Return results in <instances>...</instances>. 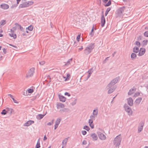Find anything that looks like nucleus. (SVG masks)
Masks as SVG:
<instances>
[{
  "mask_svg": "<svg viewBox=\"0 0 148 148\" xmlns=\"http://www.w3.org/2000/svg\"><path fill=\"white\" fill-rule=\"evenodd\" d=\"M69 138V137H68L67 138H65L62 141V145L63 146H66V143L67 142L68 139Z\"/></svg>",
  "mask_w": 148,
  "mask_h": 148,
  "instance_id": "nucleus-26",
  "label": "nucleus"
},
{
  "mask_svg": "<svg viewBox=\"0 0 148 148\" xmlns=\"http://www.w3.org/2000/svg\"><path fill=\"white\" fill-rule=\"evenodd\" d=\"M144 35L145 36L148 37V31L145 32L144 33Z\"/></svg>",
  "mask_w": 148,
  "mask_h": 148,
  "instance_id": "nucleus-47",
  "label": "nucleus"
},
{
  "mask_svg": "<svg viewBox=\"0 0 148 148\" xmlns=\"http://www.w3.org/2000/svg\"><path fill=\"white\" fill-rule=\"evenodd\" d=\"M70 76L69 74L68 73L66 75V78L65 80H67L69 79V77Z\"/></svg>",
  "mask_w": 148,
  "mask_h": 148,
  "instance_id": "nucleus-49",
  "label": "nucleus"
},
{
  "mask_svg": "<svg viewBox=\"0 0 148 148\" xmlns=\"http://www.w3.org/2000/svg\"><path fill=\"white\" fill-rule=\"evenodd\" d=\"M6 23L5 20H2L0 22V26L1 25H3Z\"/></svg>",
  "mask_w": 148,
  "mask_h": 148,
  "instance_id": "nucleus-35",
  "label": "nucleus"
},
{
  "mask_svg": "<svg viewBox=\"0 0 148 148\" xmlns=\"http://www.w3.org/2000/svg\"><path fill=\"white\" fill-rule=\"evenodd\" d=\"M138 54L139 56H141L143 55L145 52V49L143 48H140Z\"/></svg>",
  "mask_w": 148,
  "mask_h": 148,
  "instance_id": "nucleus-11",
  "label": "nucleus"
},
{
  "mask_svg": "<svg viewBox=\"0 0 148 148\" xmlns=\"http://www.w3.org/2000/svg\"><path fill=\"white\" fill-rule=\"evenodd\" d=\"M64 95H67L69 97H70L71 96V95L68 92H65L64 93Z\"/></svg>",
  "mask_w": 148,
  "mask_h": 148,
  "instance_id": "nucleus-53",
  "label": "nucleus"
},
{
  "mask_svg": "<svg viewBox=\"0 0 148 148\" xmlns=\"http://www.w3.org/2000/svg\"><path fill=\"white\" fill-rule=\"evenodd\" d=\"M82 134L84 135H85L87 133L86 132L85 130L82 131Z\"/></svg>",
  "mask_w": 148,
  "mask_h": 148,
  "instance_id": "nucleus-51",
  "label": "nucleus"
},
{
  "mask_svg": "<svg viewBox=\"0 0 148 148\" xmlns=\"http://www.w3.org/2000/svg\"><path fill=\"white\" fill-rule=\"evenodd\" d=\"M28 3H27V2H25L19 5V7L20 8H25L27 7H28Z\"/></svg>",
  "mask_w": 148,
  "mask_h": 148,
  "instance_id": "nucleus-16",
  "label": "nucleus"
},
{
  "mask_svg": "<svg viewBox=\"0 0 148 148\" xmlns=\"http://www.w3.org/2000/svg\"><path fill=\"white\" fill-rule=\"evenodd\" d=\"M139 47H134L133 49V51L134 53H137L139 52Z\"/></svg>",
  "mask_w": 148,
  "mask_h": 148,
  "instance_id": "nucleus-22",
  "label": "nucleus"
},
{
  "mask_svg": "<svg viewBox=\"0 0 148 148\" xmlns=\"http://www.w3.org/2000/svg\"><path fill=\"white\" fill-rule=\"evenodd\" d=\"M98 136L99 138L102 140H104L106 138V136L103 133L99 132L98 133Z\"/></svg>",
  "mask_w": 148,
  "mask_h": 148,
  "instance_id": "nucleus-8",
  "label": "nucleus"
},
{
  "mask_svg": "<svg viewBox=\"0 0 148 148\" xmlns=\"http://www.w3.org/2000/svg\"><path fill=\"white\" fill-rule=\"evenodd\" d=\"M9 45H10V46H12L13 47H14L16 49H18L17 47L16 46L14 45H12V44H9Z\"/></svg>",
  "mask_w": 148,
  "mask_h": 148,
  "instance_id": "nucleus-59",
  "label": "nucleus"
},
{
  "mask_svg": "<svg viewBox=\"0 0 148 148\" xmlns=\"http://www.w3.org/2000/svg\"><path fill=\"white\" fill-rule=\"evenodd\" d=\"M11 33H9L8 34L11 37H13L14 39H15L16 38V34H14V35L13 33L14 31L12 30V29H11Z\"/></svg>",
  "mask_w": 148,
  "mask_h": 148,
  "instance_id": "nucleus-21",
  "label": "nucleus"
},
{
  "mask_svg": "<svg viewBox=\"0 0 148 148\" xmlns=\"http://www.w3.org/2000/svg\"><path fill=\"white\" fill-rule=\"evenodd\" d=\"M73 99L74 100L71 103V104L72 106H74L75 105L77 101V99L76 98H75Z\"/></svg>",
  "mask_w": 148,
  "mask_h": 148,
  "instance_id": "nucleus-40",
  "label": "nucleus"
},
{
  "mask_svg": "<svg viewBox=\"0 0 148 148\" xmlns=\"http://www.w3.org/2000/svg\"><path fill=\"white\" fill-rule=\"evenodd\" d=\"M125 7L123 6L118 8L116 12V17H121L123 16V13L125 9Z\"/></svg>",
  "mask_w": 148,
  "mask_h": 148,
  "instance_id": "nucleus-2",
  "label": "nucleus"
},
{
  "mask_svg": "<svg viewBox=\"0 0 148 148\" xmlns=\"http://www.w3.org/2000/svg\"><path fill=\"white\" fill-rule=\"evenodd\" d=\"M8 95L12 99L14 103H18V102H17V101L16 100L14 99L13 97V96L12 95L10 94H8Z\"/></svg>",
  "mask_w": 148,
  "mask_h": 148,
  "instance_id": "nucleus-28",
  "label": "nucleus"
},
{
  "mask_svg": "<svg viewBox=\"0 0 148 148\" xmlns=\"http://www.w3.org/2000/svg\"><path fill=\"white\" fill-rule=\"evenodd\" d=\"M16 26H18L19 27L20 30L24 32V29L23 28V27H22L21 25H19L18 23H16Z\"/></svg>",
  "mask_w": 148,
  "mask_h": 148,
  "instance_id": "nucleus-32",
  "label": "nucleus"
},
{
  "mask_svg": "<svg viewBox=\"0 0 148 148\" xmlns=\"http://www.w3.org/2000/svg\"><path fill=\"white\" fill-rule=\"evenodd\" d=\"M7 113V111H6V109H3L2 110V112H1V114L2 115H5Z\"/></svg>",
  "mask_w": 148,
  "mask_h": 148,
  "instance_id": "nucleus-38",
  "label": "nucleus"
},
{
  "mask_svg": "<svg viewBox=\"0 0 148 148\" xmlns=\"http://www.w3.org/2000/svg\"><path fill=\"white\" fill-rule=\"evenodd\" d=\"M102 13L101 18V25L102 27H103L105 24L106 21L103 12H102Z\"/></svg>",
  "mask_w": 148,
  "mask_h": 148,
  "instance_id": "nucleus-7",
  "label": "nucleus"
},
{
  "mask_svg": "<svg viewBox=\"0 0 148 148\" xmlns=\"http://www.w3.org/2000/svg\"><path fill=\"white\" fill-rule=\"evenodd\" d=\"M58 125H59L56 124H55V125H54V129L55 130L57 128V127H58Z\"/></svg>",
  "mask_w": 148,
  "mask_h": 148,
  "instance_id": "nucleus-58",
  "label": "nucleus"
},
{
  "mask_svg": "<svg viewBox=\"0 0 148 148\" xmlns=\"http://www.w3.org/2000/svg\"><path fill=\"white\" fill-rule=\"evenodd\" d=\"M135 44L138 46V47H139L140 45V43L139 41H136L135 43Z\"/></svg>",
  "mask_w": 148,
  "mask_h": 148,
  "instance_id": "nucleus-42",
  "label": "nucleus"
},
{
  "mask_svg": "<svg viewBox=\"0 0 148 148\" xmlns=\"http://www.w3.org/2000/svg\"><path fill=\"white\" fill-rule=\"evenodd\" d=\"M125 110L127 113L129 115H132V112L131 108L126 104H125L124 106Z\"/></svg>",
  "mask_w": 148,
  "mask_h": 148,
  "instance_id": "nucleus-5",
  "label": "nucleus"
},
{
  "mask_svg": "<svg viewBox=\"0 0 148 148\" xmlns=\"http://www.w3.org/2000/svg\"><path fill=\"white\" fill-rule=\"evenodd\" d=\"M128 104L130 106H132L133 105V100L131 97H130L127 99Z\"/></svg>",
  "mask_w": 148,
  "mask_h": 148,
  "instance_id": "nucleus-12",
  "label": "nucleus"
},
{
  "mask_svg": "<svg viewBox=\"0 0 148 148\" xmlns=\"http://www.w3.org/2000/svg\"><path fill=\"white\" fill-rule=\"evenodd\" d=\"M98 113V109L97 108H96V109H94L93 110L92 114L94 116H97Z\"/></svg>",
  "mask_w": 148,
  "mask_h": 148,
  "instance_id": "nucleus-25",
  "label": "nucleus"
},
{
  "mask_svg": "<svg viewBox=\"0 0 148 148\" xmlns=\"http://www.w3.org/2000/svg\"><path fill=\"white\" fill-rule=\"evenodd\" d=\"M40 147V138H39L38 141L35 148H39Z\"/></svg>",
  "mask_w": 148,
  "mask_h": 148,
  "instance_id": "nucleus-30",
  "label": "nucleus"
},
{
  "mask_svg": "<svg viewBox=\"0 0 148 148\" xmlns=\"http://www.w3.org/2000/svg\"><path fill=\"white\" fill-rule=\"evenodd\" d=\"M64 107V105L62 103H58L56 105V107L58 109H59L60 108H63Z\"/></svg>",
  "mask_w": 148,
  "mask_h": 148,
  "instance_id": "nucleus-24",
  "label": "nucleus"
},
{
  "mask_svg": "<svg viewBox=\"0 0 148 148\" xmlns=\"http://www.w3.org/2000/svg\"><path fill=\"white\" fill-rule=\"evenodd\" d=\"M45 62L44 61H42L39 62V64L40 65H43L45 64Z\"/></svg>",
  "mask_w": 148,
  "mask_h": 148,
  "instance_id": "nucleus-50",
  "label": "nucleus"
},
{
  "mask_svg": "<svg viewBox=\"0 0 148 148\" xmlns=\"http://www.w3.org/2000/svg\"><path fill=\"white\" fill-rule=\"evenodd\" d=\"M62 119L61 118L58 117L57 118L56 121V124L59 125Z\"/></svg>",
  "mask_w": 148,
  "mask_h": 148,
  "instance_id": "nucleus-29",
  "label": "nucleus"
},
{
  "mask_svg": "<svg viewBox=\"0 0 148 148\" xmlns=\"http://www.w3.org/2000/svg\"><path fill=\"white\" fill-rule=\"evenodd\" d=\"M136 57V55L134 53H132L131 55V58L132 60L135 59Z\"/></svg>",
  "mask_w": 148,
  "mask_h": 148,
  "instance_id": "nucleus-33",
  "label": "nucleus"
},
{
  "mask_svg": "<svg viewBox=\"0 0 148 148\" xmlns=\"http://www.w3.org/2000/svg\"><path fill=\"white\" fill-rule=\"evenodd\" d=\"M27 91L29 93H32L34 92V90L32 89H29L27 90Z\"/></svg>",
  "mask_w": 148,
  "mask_h": 148,
  "instance_id": "nucleus-43",
  "label": "nucleus"
},
{
  "mask_svg": "<svg viewBox=\"0 0 148 148\" xmlns=\"http://www.w3.org/2000/svg\"><path fill=\"white\" fill-rule=\"evenodd\" d=\"M80 38V35H78L77 36V40L78 41H79V39Z\"/></svg>",
  "mask_w": 148,
  "mask_h": 148,
  "instance_id": "nucleus-54",
  "label": "nucleus"
},
{
  "mask_svg": "<svg viewBox=\"0 0 148 148\" xmlns=\"http://www.w3.org/2000/svg\"><path fill=\"white\" fill-rule=\"evenodd\" d=\"M94 25H93V27L91 29V32L90 34V35L91 36H92L94 35V33H93V31H94Z\"/></svg>",
  "mask_w": 148,
  "mask_h": 148,
  "instance_id": "nucleus-39",
  "label": "nucleus"
},
{
  "mask_svg": "<svg viewBox=\"0 0 148 148\" xmlns=\"http://www.w3.org/2000/svg\"><path fill=\"white\" fill-rule=\"evenodd\" d=\"M72 62V58L69 59L67 61V62L64 65V66H65L69 65L70 64L71 62Z\"/></svg>",
  "mask_w": 148,
  "mask_h": 148,
  "instance_id": "nucleus-31",
  "label": "nucleus"
},
{
  "mask_svg": "<svg viewBox=\"0 0 148 148\" xmlns=\"http://www.w3.org/2000/svg\"><path fill=\"white\" fill-rule=\"evenodd\" d=\"M52 124V123L51 122H48L47 123V125H48L50 126Z\"/></svg>",
  "mask_w": 148,
  "mask_h": 148,
  "instance_id": "nucleus-62",
  "label": "nucleus"
},
{
  "mask_svg": "<svg viewBox=\"0 0 148 148\" xmlns=\"http://www.w3.org/2000/svg\"><path fill=\"white\" fill-rule=\"evenodd\" d=\"M103 2L104 3H106L108 1V0H102ZM111 3V0H109L108 2L106 4H104V5L105 7H108L110 6Z\"/></svg>",
  "mask_w": 148,
  "mask_h": 148,
  "instance_id": "nucleus-14",
  "label": "nucleus"
},
{
  "mask_svg": "<svg viewBox=\"0 0 148 148\" xmlns=\"http://www.w3.org/2000/svg\"><path fill=\"white\" fill-rule=\"evenodd\" d=\"M33 27L32 25H30L28 27L26 28V30H28L30 31H31L33 29Z\"/></svg>",
  "mask_w": 148,
  "mask_h": 148,
  "instance_id": "nucleus-34",
  "label": "nucleus"
},
{
  "mask_svg": "<svg viewBox=\"0 0 148 148\" xmlns=\"http://www.w3.org/2000/svg\"><path fill=\"white\" fill-rule=\"evenodd\" d=\"M148 40H144L143 41V44L144 45H147V43Z\"/></svg>",
  "mask_w": 148,
  "mask_h": 148,
  "instance_id": "nucleus-46",
  "label": "nucleus"
},
{
  "mask_svg": "<svg viewBox=\"0 0 148 148\" xmlns=\"http://www.w3.org/2000/svg\"><path fill=\"white\" fill-rule=\"evenodd\" d=\"M83 129L86 130L87 131H89L90 129L89 127L87 125H85L83 127Z\"/></svg>",
  "mask_w": 148,
  "mask_h": 148,
  "instance_id": "nucleus-41",
  "label": "nucleus"
},
{
  "mask_svg": "<svg viewBox=\"0 0 148 148\" xmlns=\"http://www.w3.org/2000/svg\"><path fill=\"white\" fill-rule=\"evenodd\" d=\"M3 52L4 54H6L7 52L6 49L5 48H4L3 49Z\"/></svg>",
  "mask_w": 148,
  "mask_h": 148,
  "instance_id": "nucleus-57",
  "label": "nucleus"
},
{
  "mask_svg": "<svg viewBox=\"0 0 148 148\" xmlns=\"http://www.w3.org/2000/svg\"><path fill=\"white\" fill-rule=\"evenodd\" d=\"M27 2V3H28L27 4H28V7L29 6L32 5L34 3L32 1H28V2Z\"/></svg>",
  "mask_w": 148,
  "mask_h": 148,
  "instance_id": "nucleus-45",
  "label": "nucleus"
},
{
  "mask_svg": "<svg viewBox=\"0 0 148 148\" xmlns=\"http://www.w3.org/2000/svg\"><path fill=\"white\" fill-rule=\"evenodd\" d=\"M93 72V68H92L89 69L88 72V73L91 74Z\"/></svg>",
  "mask_w": 148,
  "mask_h": 148,
  "instance_id": "nucleus-44",
  "label": "nucleus"
},
{
  "mask_svg": "<svg viewBox=\"0 0 148 148\" xmlns=\"http://www.w3.org/2000/svg\"><path fill=\"white\" fill-rule=\"evenodd\" d=\"M69 109L66 108H64L62 109H60V112L61 113H62L64 112H66L69 111Z\"/></svg>",
  "mask_w": 148,
  "mask_h": 148,
  "instance_id": "nucleus-27",
  "label": "nucleus"
},
{
  "mask_svg": "<svg viewBox=\"0 0 148 148\" xmlns=\"http://www.w3.org/2000/svg\"><path fill=\"white\" fill-rule=\"evenodd\" d=\"M93 123V120L91 119H90L89 120L88 123L89 124H90Z\"/></svg>",
  "mask_w": 148,
  "mask_h": 148,
  "instance_id": "nucleus-52",
  "label": "nucleus"
},
{
  "mask_svg": "<svg viewBox=\"0 0 148 148\" xmlns=\"http://www.w3.org/2000/svg\"><path fill=\"white\" fill-rule=\"evenodd\" d=\"M111 10V8H108L106 10V12L105 13V16H107L108 14V12L110 11Z\"/></svg>",
  "mask_w": 148,
  "mask_h": 148,
  "instance_id": "nucleus-37",
  "label": "nucleus"
},
{
  "mask_svg": "<svg viewBox=\"0 0 148 148\" xmlns=\"http://www.w3.org/2000/svg\"><path fill=\"white\" fill-rule=\"evenodd\" d=\"M59 98L60 101L62 102H64L66 100V98L63 96L59 95Z\"/></svg>",
  "mask_w": 148,
  "mask_h": 148,
  "instance_id": "nucleus-18",
  "label": "nucleus"
},
{
  "mask_svg": "<svg viewBox=\"0 0 148 148\" xmlns=\"http://www.w3.org/2000/svg\"><path fill=\"white\" fill-rule=\"evenodd\" d=\"M144 124V123L143 122L141 121L138 127V133H140L142 131Z\"/></svg>",
  "mask_w": 148,
  "mask_h": 148,
  "instance_id": "nucleus-10",
  "label": "nucleus"
},
{
  "mask_svg": "<svg viewBox=\"0 0 148 148\" xmlns=\"http://www.w3.org/2000/svg\"><path fill=\"white\" fill-rule=\"evenodd\" d=\"M135 94L136 96H137L140 95V93L138 92H136Z\"/></svg>",
  "mask_w": 148,
  "mask_h": 148,
  "instance_id": "nucleus-60",
  "label": "nucleus"
},
{
  "mask_svg": "<svg viewBox=\"0 0 148 148\" xmlns=\"http://www.w3.org/2000/svg\"><path fill=\"white\" fill-rule=\"evenodd\" d=\"M1 8L4 10H6L8 9L9 8V5L5 3H2L1 4Z\"/></svg>",
  "mask_w": 148,
  "mask_h": 148,
  "instance_id": "nucleus-13",
  "label": "nucleus"
},
{
  "mask_svg": "<svg viewBox=\"0 0 148 148\" xmlns=\"http://www.w3.org/2000/svg\"><path fill=\"white\" fill-rule=\"evenodd\" d=\"M95 116H94L93 115H91L90 116V119H92V120H95Z\"/></svg>",
  "mask_w": 148,
  "mask_h": 148,
  "instance_id": "nucleus-48",
  "label": "nucleus"
},
{
  "mask_svg": "<svg viewBox=\"0 0 148 148\" xmlns=\"http://www.w3.org/2000/svg\"><path fill=\"white\" fill-rule=\"evenodd\" d=\"M107 88L109 89L108 91V93L110 94L114 91L116 88V85H112L111 84H109L107 86Z\"/></svg>",
  "mask_w": 148,
  "mask_h": 148,
  "instance_id": "nucleus-4",
  "label": "nucleus"
},
{
  "mask_svg": "<svg viewBox=\"0 0 148 148\" xmlns=\"http://www.w3.org/2000/svg\"><path fill=\"white\" fill-rule=\"evenodd\" d=\"M47 139V138L46 137V135H45L44 137L43 140L44 141L45 140Z\"/></svg>",
  "mask_w": 148,
  "mask_h": 148,
  "instance_id": "nucleus-61",
  "label": "nucleus"
},
{
  "mask_svg": "<svg viewBox=\"0 0 148 148\" xmlns=\"http://www.w3.org/2000/svg\"><path fill=\"white\" fill-rule=\"evenodd\" d=\"M90 136L92 138L93 140H97L98 139L97 135L95 133L90 134Z\"/></svg>",
  "mask_w": 148,
  "mask_h": 148,
  "instance_id": "nucleus-19",
  "label": "nucleus"
},
{
  "mask_svg": "<svg viewBox=\"0 0 148 148\" xmlns=\"http://www.w3.org/2000/svg\"><path fill=\"white\" fill-rule=\"evenodd\" d=\"M116 51H115V52H114V53H113V54L112 55L113 57H114V56H115V54H116Z\"/></svg>",
  "mask_w": 148,
  "mask_h": 148,
  "instance_id": "nucleus-64",
  "label": "nucleus"
},
{
  "mask_svg": "<svg viewBox=\"0 0 148 148\" xmlns=\"http://www.w3.org/2000/svg\"><path fill=\"white\" fill-rule=\"evenodd\" d=\"M121 140L122 138L120 134L114 138L113 143L115 145V147H119L120 145Z\"/></svg>",
  "mask_w": 148,
  "mask_h": 148,
  "instance_id": "nucleus-3",
  "label": "nucleus"
},
{
  "mask_svg": "<svg viewBox=\"0 0 148 148\" xmlns=\"http://www.w3.org/2000/svg\"><path fill=\"white\" fill-rule=\"evenodd\" d=\"M119 79V76L117 77L112 80L109 84L112 85H115V84L117 83Z\"/></svg>",
  "mask_w": 148,
  "mask_h": 148,
  "instance_id": "nucleus-9",
  "label": "nucleus"
},
{
  "mask_svg": "<svg viewBox=\"0 0 148 148\" xmlns=\"http://www.w3.org/2000/svg\"><path fill=\"white\" fill-rule=\"evenodd\" d=\"M142 97H138V98L136 99L135 102V103L137 105L139 104L142 100Z\"/></svg>",
  "mask_w": 148,
  "mask_h": 148,
  "instance_id": "nucleus-20",
  "label": "nucleus"
},
{
  "mask_svg": "<svg viewBox=\"0 0 148 148\" xmlns=\"http://www.w3.org/2000/svg\"><path fill=\"white\" fill-rule=\"evenodd\" d=\"M34 123V121L32 120L26 122L24 125L25 126H28Z\"/></svg>",
  "mask_w": 148,
  "mask_h": 148,
  "instance_id": "nucleus-15",
  "label": "nucleus"
},
{
  "mask_svg": "<svg viewBox=\"0 0 148 148\" xmlns=\"http://www.w3.org/2000/svg\"><path fill=\"white\" fill-rule=\"evenodd\" d=\"M91 75V74H90V73H88V75L87 76V79L88 78H89L90 77V75Z\"/></svg>",
  "mask_w": 148,
  "mask_h": 148,
  "instance_id": "nucleus-63",
  "label": "nucleus"
},
{
  "mask_svg": "<svg viewBox=\"0 0 148 148\" xmlns=\"http://www.w3.org/2000/svg\"><path fill=\"white\" fill-rule=\"evenodd\" d=\"M136 90V88L134 87L133 88L131 89L129 92H128V94L129 95H131L133 94Z\"/></svg>",
  "mask_w": 148,
  "mask_h": 148,
  "instance_id": "nucleus-17",
  "label": "nucleus"
},
{
  "mask_svg": "<svg viewBox=\"0 0 148 148\" xmlns=\"http://www.w3.org/2000/svg\"><path fill=\"white\" fill-rule=\"evenodd\" d=\"M87 143V141L85 140H84L82 142V144L84 145H86Z\"/></svg>",
  "mask_w": 148,
  "mask_h": 148,
  "instance_id": "nucleus-55",
  "label": "nucleus"
},
{
  "mask_svg": "<svg viewBox=\"0 0 148 148\" xmlns=\"http://www.w3.org/2000/svg\"><path fill=\"white\" fill-rule=\"evenodd\" d=\"M45 115V114H39L36 116V118L38 120H40L42 119Z\"/></svg>",
  "mask_w": 148,
  "mask_h": 148,
  "instance_id": "nucleus-23",
  "label": "nucleus"
},
{
  "mask_svg": "<svg viewBox=\"0 0 148 148\" xmlns=\"http://www.w3.org/2000/svg\"><path fill=\"white\" fill-rule=\"evenodd\" d=\"M90 126V127L91 128L93 129L94 128V125L92 123L90 124H89Z\"/></svg>",
  "mask_w": 148,
  "mask_h": 148,
  "instance_id": "nucleus-56",
  "label": "nucleus"
},
{
  "mask_svg": "<svg viewBox=\"0 0 148 148\" xmlns=\"http://www.w3.org/2000/svg\"><path fill=\"white\" fill-rule=\"evenodd\" d=\"M34 70L35 69L34 68H32L30 69L27 74V77H31L33 76L34 72Z\"/></svg>",
  "mask_w": 148,
  "mask_h": 148,
  "instance_id": "nucleus-6",
  "label": "nucleus"
},
{
  "mask_svg": "<svg viewBox=\"0 0 148 148\" xmlns=\"http://www.w3.org/2000/svg\"><path fill=\"white\" fill-rule=\"evenodd\" d=\"M95 47V43H91L89 44L86 47L84 53L86 55H88L91 52Z\"/></svg>",
  "mask_w": 148,
  "mask_h": 148,
  "instance_id": "nucleus-1",
  "label": "nucleus"
},
{
  "mask_svg": "<svg viewBox=\"0 0 148 148\" xmlns=\"http://www.w3.org/2000/svg\"><path fill=\"white\" fill-rule=\"evenodd\" d=\"M6 111H7V112L10 113H12V109L11 108H6Z\"/></svg>",
  "mask_w": 148,
  "mask_h": 148,
  "instance_id": "nucleus-36",
  "label": "nucleus"
}]
</instances>
